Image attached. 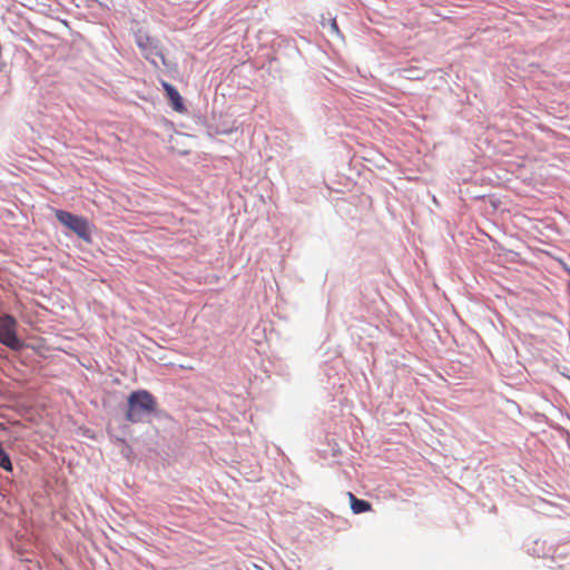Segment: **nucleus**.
Segmentation results:
<instances>
[{
  "label": "nucleus",
  "mask_w": 570,
  "mask_h": 570,
  "mask_svg": "<svg viewBox=\"0 0 570 570\" xmlns=\"http://www.w3.org/2000/svg\"><path fill=\"white\" fill-rule=\"evenodd\" d=\"M0 468L6 471H12V463L10 456L0 444Z\"/></svg>",
  "instance_id": "7"
},
{
  "label": "nucleus",
  "mask_w": 570,
  "mask_h": 570,
  "mask_svg": "<svg viewBox=\"0 0 570 570\" xmlns=\"http://www.w3.org/2000/svg\"><path fill=\"white\" fill-rule=\"evenodd\" d=\"M18 323L16 318L9 314L0 316V343L11 348L20 351L24 343L17 335Z\"/></svg>",
  "instance_id": "3"
},
{
  "label": "nucleus",
  "mask_w": 570,
  "mask_h": 570,
  "mask_svg": "<svg viewBox=\"0 0 570 570\" xmlns=\"http://www.w3.org/2000/svg\"><path fill=\"white\" fill-rule=\"evenodd\" d=\"M136 43L147 60L156 63V58L164 59L160 45L157 39L149 37L146 32L138 31L136 33Z\"/></svg>",
  "instance_id": "4"
},
{
  "label": "nucleus",
  "mask_w": 570,
  "mask_h": 570,
  "mask_svg": "<svg viewBox=\"0 0 570 570\" xmlns=\"http://www.w3.org/2000/svg\"><path fill=\"white\" fill-rule=\"evenodd\" d=\"M157 409V401L151 393L139 390L130 393L127 400L126 419L131 423H138L146 415L154 413Z\"/></svg>",
  "instance_id": "1"
},
{
  "label": "nucleus",
  "mask_w": 570,
  "mask_h": 570,
  "mask_svg": "<svg viewBox=\"0 0 570 570\" xmlns=\"http://www.w3.org/2000/svg\"><path fill=\"white\" fill-rule=\"evenodd\" d=\"M347 495L353 513L360 514L372 510V504L368 501L356 498L352 492H348Z\"/></svg>",
  "instance_id": "6"
},
{
  "label": "nucleus",
  "mask_w": 570,
  "mask_h": 570,
  "mask_svg": "<svg viewBox=\"0 0 570 570\" xmlns=\"http://www.w3.org/2000/svg\"><path fill=\"white\" fill-rule=\"evenodd\" d=\"M55 216L61 225L73 232L79 238L88 243L91 242V227L87 218L62 209H56Z\"/></svg>",
  "instance_id": "2"
},
{
  "label": "nucleus",
  "mask_w": 570,
  "mask_h": 570,
  "mask_svg": "<svg viewBox=\"0 0 570 570\" xmlns=\"http://www.w3.org/2000/svg\"><path fill=\"white\" fill-rule=\"evenodd\" d=\"M161 87L166 92V96L170 102L171 108L178 112L185 111L184 101L178 90L174 86L164 80L161 81Z\"/></svg>",
  "instance_id": "5"
},
{
  "label": "nucleus",
  "mask_w": 570,
  "mask_h": 570,
  "mask_svg": "<svg viewBox=\"0 0 570 570\" xmlns=\"http://www.w3.org/2000/svg\"><path fill=\"white\" fill-rule=\"evenodd\" d=\"M330 27H331V30L334 32V33H340V29H338V26H337V22H336V19H331L330 21Z\"/></svg>",
  "instance_id": "8"
},
{
  "label": "nucleus",
  "mask_w": 570,
  "mask_h": 570,
  "mask_svg": "<svg viewBox=\"0 0 570 570\" xmlns=\"http://www.w3.org/2000/svg\"><path fill=\"white\" fill-rule=\"evenodd\" d=\"M181 368H185V370H191L193 367L191 366H187V365H180Z\"/></svg>",
  "instance_id": "9"
}]
</instances>
